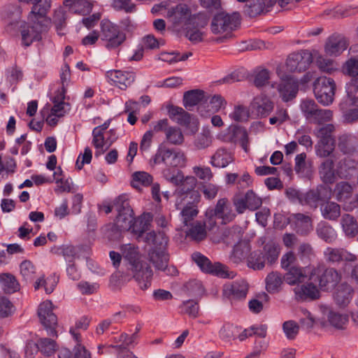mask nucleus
Instances as JSON below:
<instances>
[{
    "instance_id": "nucleus-1",
    "label": "nucleus",
    "mask_w": 358,
    "mask_h": 358,
    "mask_svg": "<svg viewBox=\"0 0 358 358\" xmlns=\"http://www.w3.org/2000/svg\"><path fill=\"white\" fill-rule=\"evenodd\" d=\"M121 251L124 257L129 261V269L133 272L134 278L141 289H148L150 286L152 271L145 262L138 260L137 248L131 244H126L122 246Z\"/></svg>"
},
{
    "instance_id": "nucleus-2",
    "label": "nucleus",
    "mask_w": 358,
    "mask_h": 358,
    "mask_svg": "<svg viewBox=\"0 0 358 358\" xmlns=\"http://www.w3.org/2000/svg\"><path fill=\"white\" fill-rule=\"evenodd\" d=\"M241 15L238 12L227 13L221 11L216 13L210 22V31L220 36L217 38L220 43L232 37V32L241 24Z\"/></svg>"
},
{
    "instance_id": "nucleus-3",
    "label": "nucleus",
    "mask_w": 358,
    "mask_h": 358,
    "mask_svg": "<svg viewBox=\"0 0 358 358\" xmlns=\"http://www.w3.org/2000/svg\"><path fill=\"white\" fill-rule=\"evenodd\" d=\"M153 162L156 164L162 163L168 169L182 168L186 165L187 157L182 150L170 148L164 143H162L153 157Z\"/></svg>"
},
{
    "instance_id": "nucleus-4",
    "label": "nucleus",
    "mask_w": 358,
    "mask_h": 358,
    "mask_svg": "<svg viewBox=\"0 0 358 358\" xmlns=\"http://www.w3.org/2000/svg\"><path fill=\"white\" fill-rule=\"evenodd\" d=\"M100 38L108 50L115 49L126 40V34L119 27L109 20H103L101 23Z\"/></svg>"
},
{
    "instance_id": "nucleus-5",
    "label": "nucleus",
    "mask_w": 358,
    "mask_h": 358,
    "mask_svg": "<svg viewBox=\"0 0 358 358\" xmlns=\"http://www.w3.org/2000/svg\"><path fill=\"white\" fill-rule=\"evenodd\" d=\"M192 258L200 269L206 273L223 278H234L236 273L229 270L228 267L220 262L213 264L210 259L199 252H195Z\"/></svg>"
},
{
    "instance_id": "nucleus-6",
    "label": "nucleus",
    "mask_w": 358,
    "mask_h": 358,
    "mask_svg": "<svg viewBox=\"0 0 358 358\" xmlns=\"http://www.w3.org/2000/svg\"><path fill=\"white\" fill-rule=\"evenodd\" d=\"M117 212L114 221L120 229L129 230L134 224V213L125 195L119 196L113 203Z\"/></svg>"
},
{
    "instance_id": "nucleus-7",
    "label": "nucleus",
    "mask_w": 358,
    "mask_h": 358,
    "mask_svg": "<svg viewBox=\"0 0 358 358\" xmlns=\"http://www.w3.org/2000/svg\"><path fill=\"white\" fill-rule=\"evenodd\" d=\"M336 84L331 78L320 77L314 83L315 97L324 106H328L333 102Z\"/></svg>"
},
{
    "instance_id": "nucleus-8",
    "label": "nucleus",
    "mask_w": 358,
    "mask_h": 358,
    "mask_svg": "<svg viewBox=\"0 0 358 358\" xmlns=\"http://www.w3.org/2000/svg\"><path fill=\"white\" fill-rule=\"evenodd\" d=\"M189 195H190V198L194 196L196 199V201H199L200 196L198 192L193 191L186 194H181L180 196V201H178V200H177L176 203V208L180 210L182 221L185 225H187L189 221L196 217L199 213L196 205L187 200Z\"/></svg>"
},
{
    "instance_id": "nucleus-9",
    "label": "nucleus",
    "mask_w": 358,
    "mask_h": 358,
    "mask_svg": "<svg viewBox=\"0 0 358 358\" xmlns=\"http://www.w3.org/2000/svg\"><path fill=\"white\" fill-rule=\"evenodd\" d=\"M38 315L41 323L48 331V335L57 337L55 328L57 325V317L52 312V303L50 301H43L39 305Z\"/></svg>"
},
{
    "instance_id": "nucleus-10",
    "label": "nucleus",
    "mask_w": 358,
    "mask_h": 358,
    "mask_svg": "<svg viewBox=\"0 0 358 358\" xmlns=\"http://www.w3.org/2000/svg\"><path fill=\"white\" fill-rule=\"evenodd\" d=\"M164 177L170 182L175 185H182V194H186L190 192L196 185V178L193 176L185 178L182 171L179 170H173L165 169L163 171Z\"/></svg>"
},
{
    "instance_id": "nucleus-11",
    "label": "nucleus",
    "mask_w": 358,
    "mask_h": 358,
    "mask_svg": "<svg viewBox=\"0 0 358 358\" xmlns=\"http://www.w3.org/2000/svg\"><path fill=\"white\" fill-rule=\"evenodd\" d=\"M250 108L251 115L257 118H265L273 111L274 103L268 96L260 94L253 98Z\"/></svg>"
},
{
    "instance_id": "nucleus-12",
    "label": "nucleus",
    "mask_w": 358,
    "mask_h": 358,
    "mask_svg": "<svg viewBox=\"0 0 358 358\" xmlns=\"http://www.w3.org/2000/svg\"><path fill=\"white\" fill-rule=\"evenodd\" d=\"M312 62V54L308 50H301L289 55L287 59L286 66L287 70L291 72H301L306 71Z\"/></svg>"
},
{
    "instance_id": "nucleus-13",
    "label": "nucleus",
    "mask_w": 358,
    "mask_h": 358,
    "mask_svg": "<svg viewBox=\"0 0 358 358\" xmlns=\"http://www.w3.org/2000/svg\"><path fill=\"white\" fill-rule=\"evenodd\" d=\"M331 189L325 185H320L303 194V204L316 208L320 202L328 201L331 198Z\"/></svg>"
},
{
    "instance_id": "nucleus-14",
    "label": "nucleus",
    "mask_w": 358,
    "mask_h": 358,
    "mask_svg": "<svg viewBox=\"0 0 358 358\" xmlns=\"http://www.w3.org/2000/svg\"><path fill=\"white\" fill-rule=\"evenodd\" d=\"M324 257L327 262L332 264H339L343 262H354L357 256L343 248L328 247L324 251Z\"/></svg>"
},
{
    "instance_id": "nucleus-15",
    "label": "nucleus",
    "mask_w": 358,
    "mask_h": 358,
    "mask_svg": "<svg viewBox=\"0 0 358 358\" xmlns=\"http://www.w3.org/2000/svg\"><path fill=\"white\" fill-rule=\"evenodd\" d=\"M32 22L31 26H28L22 29L21 31L22 43L25 46H29L34 41H38L41 39V34L45 31L48 24L41 22L40 20H36L34 18H29Z\"/></svg>"
},
{
    "instance_id": "nucleus-16",
    "label": "nucleus",
    "mask_w": 358,
    "mask_h": 358,
    "mask_svg": "<svg viewBox=\"0 0 358 358\" xmlns=\"http://www.w3.org/2000/svg\"><path fill=\"white\" fill-rule=\"evenodd\" d=\"M106 76L122 90H125L136 79V73L132 71L111 70L106 72Z\"/></svg>"
},
{
    "instance_id": "nucleus-17",
    "label": "nucleus",
    "mask_w": 358,
    "mask_h": 358,
    "mask_svg": "<svg viewBox=\"0 0 358 358\" xmlns=\"http://www.w3.org/2000/svg\"><path fill=\"white\" fill-rule=\"evenodd\" d=\"M346 38L338 34L330 36L325 43L324 51L329 56L340 55L348 48Z\"/></svg>"
},
{
    "instance_id": "nucleus-18",
    "label": "nucleus",
    "mask_w": 358,
    "mask_h": 358,
    "mask_svg": "<svg viewBox=\"0 0 358 358\" xmlns=\"http://www.w3.org/2000/svg\"><path fill=\"white\" fill-rule=\"evenodd\" d=\"M294 292L296 299L301 301H312L320 297V291L313 282H306L296 286Z\"/></svg>"
},
{
    "instance_id": "nucleus-19",
    "label": "nucleus",
    "mask_w": 358,
    "mask_h": 358,
    "mask_svg": "<svg viewBox=\"0 0 358 358\" xmlns=\"http://www.w3.org/2000/svg\"><path fill=\"white\" fill-rule=\"evenodd\" d=\"M341 280V274L334 268H328L324 272L317 275V279L321 289H329L334 288Z\"/></svg>"
},
{
    "instance_id": "nucleus-20",
    "label": "nucleus",
    "mask_w": 358,
    "mask_h": 358,
    "mask_svg": "<svg viewBox=\"0 0 358 358\" xmlns=\"http://www.w3.org/2000/svg\"><path fill=\"white\" fill-rule=\"evenodd\" d=\"M148 260L156 269L170 271L168 267L169 255L166 248H150L148 254Z\"/></svg>"
},
{
    "instance_id": "nucleus-21",
    "label": "nucleus",
    "mask_w": 358,
    "mask_h": 358,
    "mask_svg": "<svg viewBox=\"0 0 358 358\" xmlns=\"http://www.w3.org/2000/svg\"><path fill=\"white\" fill-rule=\"evenodd\" d=\"M97 131L98 129L92 131L93 138L92 142L96 150L95 152L96 157L103 154L116 139L114 131L112 129L109 131L110 136L106 138L104 136V134L99 133Z\"/></svg>"
},
{
    "instance_id": "nucleus-22",
    "label": "nucleus",
    "mask_w": 358,
    "mask_h": 358,
    "mask_svg": "<svg viewBox=\"0 0 358 358\" xmlns=\"http://www.w3.org/2000/svg\"><path fill=\"white\" fill-rule=\"evenodd\" d=\"M298 87V83L294 78L286 76L282 79L278 90L282 99L288 101L296 96Z\"/></svg>"
},
{
    "instance_id": "nucleus-23",
    "label": "nucleus",
    "mask_w": 358,
    "mask_h": 358,
    "mask_svg": "<svg viewBox=\"0 0 358 358\" xmlns=\"http://www.w3.org/2000/svg\"><path fill=\"white\" fill-rule=\"evenodd\" d=\"M248 290V283L242 280L225 285L223 287V294L231 299H241L245 298Z\"/></svg>"
},
{
    "instance_id": "nucleus-24",
    "label": "nucleus",
    "mask_w": 358,
    "mask_h": 358,
    "mask_svg": "<svg viewBox=\"0 0 358 358\" xmlns=\"http://www.w3.org/2000/svg\"><path fill=\"white\" fill-rule=\"evenodd\" d=\"M276 3V0H249L245 6V13L250 17H256L264 12H268Z\"/></svg>"
},
{
    "instance_id": "nucleus-25",
    "label": "nucleus",
    "mask_w": 358,
    "mask_h": 358,
    "mask_svg": "<svg viewBox=\"0 0 358 358\" xmlns=\"http://www.w3.org/2000/svg\"><path fill=\"white\" fill-rule=\"evenodd\" d=\"M212 215L221 219L224 224L231 222L235 217L230 202L224 198L217 201L215 208L212 210Z\"/></svg>"
},
{
    "instance_id": "nucleus-26",
    "label": "nucleus",
    "mask_w": 358,
    "mask_h": 358,
    "mask_svg": "<svg viewBox=\"0 0 358 358\" xmlns=\"http://www.w3.org/2000/svg\"><path fill=\"white\" fill-rule=\"evenodd\" d=\"M354 294V289L346 282L339 285L334 294V299L336 303L341 307H346L351 301Z\"/></svg>"
},
{
    "instance_id": "nucleus-27",
    "label": "nucleus",
    "mask_w": 358,
    "mask_h": 358,
    "mask_svg": "<svg viewBox=\"0 0 358 358\" xmlns=\"http://www.w3.org/2000/svg\"><path fill=\"white\" fill-rule=\"evenodd\" d=\"M51 7V0H40L33 5L29 18H34L47 24H50V20L46 17V14Z\"/></svg>"
},
{
    "instance_id": "nucleus-28",
    "label": "nucleus",
    "mask_w": 358,
    "mask_h": 358,
    "mask_svg": "<svg viewBox=\"0 0 358 358\" xmlns=\"http://www.w3.org/2000/svg\"><path fill=\"white\" fill-rule=\"evenodd\" d=\"M289 220L299 234H306L313 229L311 218L307 215L302 213L293 214L289 217Z\"/></svg>"
},
{
    "instance_id": "nucleus-29",
    "label": "nucleus",
    "mask_w": 358,
    "mask_h": 358,
    "mask_svg": "<svg viewBox=\"0 0 358 358\" xmlns=\"http://www.w3.org/2000/svg\"><path fill=\"white\" fill-rule=\"evenodd\" d=\"M307 275L304 269L299 266H291L284 276L286 283L289 285H300L306 282Z\"/></svg>"
},
{
    "instance_id": "nucleus-30",
    "label": "nucleus",
    "mask_w": 358,
    "mask_h": 358,
    "mask_svg": "<svg viewBox=\"0 0 358 358\" xmlns=\"http://www.w3.org/2000/svg\"><path fill=\"white\" fill-rule=\"evenodd\" d=\"M334 158L335 156H331L325 159L319 168L320 176L325 183H332L335 180Z\"/></svg>"
},
{
    "instance_id": "nucleus-31",
    "label": "nucleus",
    "mask_w": 358,
    "mask_h": 358,
    "mask_svg": "<svg viewBox=\"0 0 358 358\" xmlns=\"http://www.w3.org/2000/svg\"><path fill=\"white\" fill-rule=\"evenodd\" d=\"M167 15L174 24H180L189 20L190 10L187 5L179 4L169 10Z\"/></svg>"
},
{
    "instance_id": "nucleus-32",
    "label": "nucleus",
    "mask_w": 358,
    "mask_h": 358,
    "mask_svg": "<svg viewBox=\"0 0 358 358\" xmlns=\"http://www.w3.org/2000/svg\"><path fill=\"white\" fill-rule=\"evenodd\" d=\"M234 161L230 152L224 148L218 149L211 157L210 164L217 168H224Z\"/></svg>"
},
{
    "instance_id": "nucleus-33",
    "label": "nucleus",
    "mask_w": 358,
    "mask_h": 358,
    "mask_svg": "<svg viewBox=\"0 0 358 358\" xmlns=\"http://www.w3.org/2000/svg\"><path fill=\"white\" fill-rule=\"evenodd\" d=\"M320 210L322 217L326 220L335 221L341 216L340 205L329 200L321 206Z\"/></svg>"
},
{
    "instance_id": "nucleus-34",
    "label": "nucleus",
    "mask_w": 358,
    "mask_h": 358,
    "mask_svg": "<svg viewBox=\"0 0 358 358\" xmlns=\"http://www.w3.org/2000/svg\"><path fill=\"white\" fill-rule=\"evenodd\" d=\"M171 119L182 126H187L190 122V115L178 106H171L168 110Z\"/></svg>"
},
{
    "instance_id": "nucleus-35",
    "label": "nucleus",
    "mask_w": 358,
    "mask_h": 358,
    "mask_svg": "<svg viewBox=\"0 0 358 358\" xmlns=\"http://www.w3.org/2000/svg\"><path fill=\"white\" fill-rule=\"evenodd\" d=\"M284 278L278 272H271L265 279L266 289L268 292L274 294L280 291Z\"/></svg>"
},
{
    "instance_id": "nucleus-36",
    "label": "nucleus",
    "mask_w": 358,
    "mask_h": 358,
    "mask_svg": "<svg viewBox=\"0 0 358 358\" xmlns=\"http://www.w3.org/2000/svg\"><path fill=\"white\" fill-rule=\"evenodd\" d=\"M145 242L152 245V248H166L168 243V237L164 232L150 231L147 233L145 237Z\"/></svg>"
},
{
    "instance_id": "nucleus-37",
    "label": "nucleus",
    "mask_w": 358,
    "mask_h": 358,
    "mask_svg": "<svg viewBox=\"0 0 358 358\" xmlns=\"http://www.w3.org/2000/svg\"><path fill=\"white\" fill-rule=\"evenodd\" d=\"M316 231L320 238L329 243L334 242L337 238L336 231L326 222H322L319 223L317 226Z\"/></svg>"
},
{
    "instance_id": "nucleus-38",
    "label": "nucleus",
    "mask_w": 358,
    "mask_h": 358,
    "mask_svg": "<svg viewBox=\"0 0 358 358\" xmlns=\"http://www.w3.org/2000/svg\"><path fill=\"white\" fill-rule=\"evenodd\" d=\"M204 98V92L201 90H192L185 92L183 95L184 106L190 110V108L197 105Z\"/></svg>"
},
{
    "instance_id": "nucleus-39",
    "label": "nucleus",
    "mask_w": 358,
    "mask_h": 358,
    "mask_svg": "<svg viewBox=\"0 0 358 358\" xmlns=\"http://www.w3.org/2000/svg\"><path fill=\"white\" fill-rule=\"evenodd\" d=\"M341 224L347 236L354 237L358 233V225L356 220L350 214L342 216Z\"/></svg>"
},
{
    "instance_id": "nucleus-40",
    "label": "nucleus",
    "mask_w": 358,
    "mask_h": 358,
    "mask_svg": "<svg viewBox=\"0 0 358 358\" xmlns=\"http://www.w3.org/2000/svg\"><path fill=\"white\" fill-rule=\"evenodd\" d=\"M0 283L6 293H13L20 289V285L14 275L10 273L0 275Z\"/></svg>"
},
{
    "instance_id": "nucleus-41",
    "label": "nucleus",
    "mask_w": 358,
    "mask_h": 358,
    "mask_svg": "<svg viewBox=\"0 0 358 358\" xmlns=\"http://www.w3.org/2000/svg\"><path fill=\"white\" fill-rule=\"evenodd\" d=\"M166 141L171 145H180L184 142V136L181 129L176 127H169L166 130Z\"/></svg>"
},
{
    "instance_id": "nucleus-42",
    "label": "nucleus",
    "mask_w": 358,
    "mask_h": 358,
    "mask_svg": "<svg viewBox=\"0 0 358 358\" xmlns=\"http://www.w3.org/2000/svg\"><path fill=\"white\" fill-rule=\"evenodd\" d=\"M317 156L320 157H331L335 148V141H318L315 146Z\"/></svg>"
},
{
    "instance_id": "nucleus-43",
    "label": "nucleus",
    "mask_w": 358,
    "mask_h": 358,
    "mask_svg": "<svg viewBox=\"0 0 358 358\" xmlns=\"http://www.w3.org/2000/svg\"><path fill=\"white\" fill-rule=\"evenodd\" d=\"M328 322L336 329H344L348 322V316L345 314L330 310L327 315Z\"/></svg>"
},
{
    "instance_id": "nucleus-44",
    "label": "nucleus",
    "mask_w": 358,
    "mask_h": 358,
    "mask_svg": "<svg viewBox=\"0 0 358 358\" xmlns=\"http://www.w3.org/2000/svg\"><path fill=\"white\" fill-rule=\"evenodd\" d=\"M334 192L338 201H345L351 196L352 187L348 182H340L336 185Z\"/></svg>"
},
{
    "instance_id": "nucleus-45",
    "label": "nucleus",
    "mask_w": 358,
    "mask_h": 358,
    "mask_svg": "<svg viewBox=\"0 0 358 358\" xmlns=\"http://www.w3.org/2000/svg\"><path fill=\"white\" fill-rule=\"evenodd\" d=\"M232 136L235 141H238L241 146L245 151H248V134L246 129L240 126H234L232 128Z\"/></svg>"
},
{
    "instance_id": "nucleus-46",
    "label": "nucleus",
    "mask_w": 358,
    "mask_h": 358,
    "mask_svg": "<svg viewBox=\"0 0 358 358\" xmlns=\"http://www.w3.org/2000/svg\"><path fill=\"white\" fill-rule=\"evenodd\" d=\"M249 251L250 246L247 243H239L234 246L231 259L234 263H239L246 257Z\"/></svg>"
},
{
    "instance_id": "nucleus-47",
    "label": "nucleus",
    "mask_w": 358,
    "mask_h": 358,
    "mask_svg": "<svg viewBox=\"0 0 358 358\" xmlns=\"http://www.w3.org/2000/svg\"><path fill=\"white\" fill-rule=\"evenodd\" d=\"M36 346L38 350L47 356L54 354L57 350L55 341L48 338H39L37 341Z\"/></svg>"
},
{
    "instance_id": "nucleus-48",
    "label": "nucleus",
    "mask_w": 358,
    "mask_h": 358,
    "mask_svg": "<svg viewBox=\"0 0 358 358\" xmlns=\"http://www.w3.org/2000/svg\"><path fill=\"white\" fill-rule=\"evenodd\" d=\"M300 108L304 117L309 122L319 108L317 103L313 99L303 100L301 103Z\"/></svg>"
},
{
    "instance_id": "nucleus-49",
    "label": "nucleus",
    "mask_w": 358,
    "mask_h": 358,
    "mask_svg": "<svg viewBox=\"0 0 358 358\" xmlns=\"http://www.w3.org/2000/svg\"><path fill=\"white\" fill-rule=\"evenodd\" d=\"M224 240L227 244L241 243L243 233L240 227L226 229L223 234Z\"/></svg>"
},
{
    "instance_id": "nucleus-50",
    "label": "nucleus",
    "mask_w": 358,
    "mask_h": 358,
    "mask_svg": "<svg viewBox=\"0 0 358 358\" xmlns=\"http://www.w3.org/2000/svg\"><path fill=\"white\" fill-rule=\"evenodd\" d=\"M251 115L250 108L243 105H236L229 114V117L236 122L247 121Z\"/></svg>"
},
{
    "instance_id": "nucleus-51",
    "label": "nucleus",
    "mask_w": 358,
    "mask_h": 358,
    "mask_svg": "<svg viewBox=\"0 0 358 358\" xmlns=\"http://www.w3.org/2000/svg\"><path fill=\"white\" fill-rule=\"evenodd\" d=\"M265 257L260 251H255L248 259V266L254 270H261L264 267Z\"/></svg>"
},
{
    "instance_id": "nucleus-52",
    "label": "nucleus",
    "mask_w": 358,
    "mask_h": 358,
    "mask_svg": "<svg viewBox=\"0 0 358 358\" xmlns=\"http://www.w3.org/2000/svg\"><path fill=\"white\" fill-rule=\"evenodd\" d=\"M209 110L213 113H217L221 109L226 108L227 102L220 94L210 95L208 97Z\"/></svg>"
},
{
    "instance_id": "nucleus-53",
    "label": "nucleus",
    "mask_w": 358,
    "mask_h": 358,
    "mask_svg": "<svg viewBox=\"0 0 358 358\" xmlns=\"http://www.w3.org/2000/svg\"><path fill=\"white\" fill-rule=\"evenodd\" d=\"M187 236L196 241L203 240L206 236L205 224L201 222H196L189 229Z\"/></svg>"
},
{
    "instance_id": "nucleus-54",
    "label": "nucleus",
    "mask_w": 358,
    "mask_h": 358,
    "mask_svg": "<svg viewBox=\"0 0 358 358\" xmlns=\"http://www.w3.org/2000/svg\"><path fill=\"white\" fill-rule=\"evenodd\" d=\"M335 127L332 124H328L315 130L316 136L320 139L318 141H335L333 134Z\"/></svg>"
},
{
    "instance_id": "nucleus-55",
    "label": "nucleus",
    "mask_w": 358,
    "mask_h": 358,
    "mask_svg": "<svg viewBox=\"0 0 358 358\" xmlns=\"http://www.w3.org/2000/svg\"><path fill=\"white\" fill-rule=\"evenodd\" d=\"M66 13L64 8L60 7L55 10L52 20L58 34L60 35L63 34V33H61L60 31L66 26Z\"/></svg>"
},
{
    "instance_id": "nucleus-56",
    "label": "nucleus",
    "mask_w": 358,
    "mask_h": 358,
    "mask_svg": "<svg viewBox=\"0 0 358 358\" xmlns=\"http://www.w3.org/2000/svg\"><path fill=\"white\" fill-rule=\"evenodd\" d=\"M270 75V71L266 69H257L254 72V85L257 87L266 85L268 83Z\"/></svg>"
},
{
    "instance_id": "nucleus-57",
    "label": "nucleus",
    "mask_w": 358,
    "mask_h": 358,
    "mask_svg": "<svg viewBox=\"0 0 358 358\" xmlns=\"http://www.w3.org/2000/svg\"><path fill=\"white\" fill-rule=\"evenodd\" d=\"M78 250L76 246L71 245H64L59 248V254L64 257L65 261L68 263L74 262L75 259L79 258Z\"/></svg>"
},
{
    "instance_id": "nucleus-58",
    "label": "nucleus",
    "mask_w": 358,
    "mask_h": 358,
    "mask_svg": "<svg viewBox=\"0 0 358 358\" xmlns=\"http://www.w3.org/2000/svg\"><path fill=\"white\" fill-rule=\"evenodd\" d=\"M346 92L351 104L358 106V77L347 84Z\"/></svg>"
},
{
    "instance_id": "nucleus-59",
    "label": "nucleus",
    "mask_w": 358,
    "mask_h": 358,
    "mask_svg": "<svg viewBox=\"0 0 358 358\" xmlns=\"http://www.w3.org/2000/svg\"><path fill=\"white\" fill-rule=\"evenodd\" d=\"M238 329L231 324H224L219 331L220 338L227 342H229L234 339Z\"/></svg>"
},
{
    "instance_id": "nucleus-60",
    "label": "nucleus",
    "mask_w": 358,
    "mask_h": 358,
    "mask_svg": "<svg viewBox=\"0 0 358 358\" xmlns=\"http://www.w3.org/2000/svg\"><path fill=\"white\" fill-rule=\"evenodd\" d=\"M333 112L329 109L318 108L316 113L310 121V123L321 124L331 120Z\"/></svg>"
},
{
    "instance_id": "nucleus-61",
    "label": "nucleus",
    "mask_w": 358,
    "mask_h": 358,
    "mask_svg": "<svg viewBox=\"0 0 358 358\" xmlns=\"http://www.w3.org/2000/svg\"><path fill=\"white\" fill-rule=\"evenodd\" d=\"M343 73L350 77L358 76V58L351 57L348 59L342 68Z\"/></svg>"
},
{
    "instance_id": "nucleus-62",
    "label": "nucleus",
    "mask_w": 358,
    "mask_h": 358,
    "mask_svg": "<svg viewBox=\"0 0 358 358\" xmlns=\"http://www.w3.org/2000/svg\"><path fill=\"white\" fill-rule=\"evenodd\" d=\"M133 186L138 187L141 185L143 186H148L152 182V177L147 172L137 171L132 175Z\"/></svg>"
},
{
    "instance_id": "nucleus-63",
    "label": "nucleus",
    "mask_w": 358,
    "mask_h": 358,
    "mask_svg": "<svg viewBox=\"0 0 358 358\" xmlns=\"http://www.w3.org/2000/svg\"><path fill=\"white\" fill-rule=\"evenodd\" d=\"M180 308L182 313L187 314L192 317L195 318L199 315V306L198 302L194 300L184 301Z\"/></svg>"
},
{
    "instance_id": "nucleus-64",
    "label": "nucleus",
    "mask_w": 358,
    "mask_h": 358,
    "mask_svg": "<svg viewBox=\"0 0 358 358\" xmlns=\"http://www.w3.org/2000/svg\"><path fill=\"white\" fill-rule=\"evenodd\" d=\"M193 173L201 180L206 183L213 178V173L208 166H195L193 167Z\"/></svg>"
}]
</instances>
